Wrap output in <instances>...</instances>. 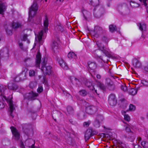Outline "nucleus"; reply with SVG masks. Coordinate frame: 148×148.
I'll return each mask as SVG.
<instances>
[{
	"label": "nucleus",
	"mask_w": 148,
	"mask_h": 148,
	"mask_svg": "<svg viewBox=\"0 0 148 148\" xmlns=\"http://www.w3.org/2000/svg\"><path fill=\"white\" fill-rule=\"evenodd\" d=\"M97 45L99 48V49L101 50L105 54L103 56L102 58H100L104 62H107L109 58L111 57V54L106 49L104 45L101 43L97 42Z\"/></svg>",
	"instance_id": "f257e3e1"
},
{
	"label": "nucleus",
	"mask_w": 148,
	"mask_h": 148,
	"mask_svg": "<svg viewBox=\"0 0 148 148\" xmlns=\"http://www.w3.org/2000/svg\"><path fill=\"white\" fill-rule=\"evenodd\" d=\"M47 60L44 59L41 63V70L45 75H49L52 72V67L50 66H46Z\"/></svg>",
	"instance_id": "f03ea898"
},
{
	"label": "nucleus",
	"mask_w": 148,
	"mask_h": 148,
	"mask_svg": "<svg viewBox=\"0 0 148 148\" xmlns=\"http://www.w3.org/2000/svg\"><path fill=\"white\" fill-rule=\"evenodd\" d=\"M49 25V20L47 16H45V19L44 20V30H42L39 33L38 36V40L40 43L42 38V36L44 32L46 33V31L48 30V26Z\"/></svg>",
	"instance_id": "7ed1b4c3"
},
{
	"label": "nucleus",
	"mask_w": 148,
	"mask_h": 148,
	"mask_svg": "<svg viewBox=\"0 0 148 148\" xmlns=\"http://www.w3.org/2000/svg\"><path fill=\"white\" fill-rule=\"evenodd\" d=\"M38 9V7L36 2L35 1L33 3V4L31 6L29 10V18L28 20L30 21V19H31L32 17L35 15Z\"/></svg>",
	"instance_id": "20e7f679"
},
{
	"label": "nucleus",
	"mask_w": 148,
	"mask_h": 148,
	"mask_svg": "<svg viewBox=\"0 0 148 148\" xmlns=\"http://www.w3.org/2000/svg\"><path fill=\"white\" fill-rule=\"evenodd\" d=\"M104 9L102 6H98L97 8L94 9V15L96 17L99 18L103 14Z\"/></svg>",
	"instance_id": "39448f33"
},
{
	"label": "nucleus",
	"mask_w": 148,
	"mask_h": 148,
	"mask_svg": "<svg viewBox=\"0 0 148 148\" xmlns=\"http://www.w3.org/2000/svg\"><path fill=\"white\" fill-rule=\"evenodd\" d=\"M103 33V29L102 28L99 26L95 27L93 31H92V34L93 36L98 38Z\"/></svg>",
	"instance_id": "423d86ee"
},
{
	"label": "nucleus",
	"mask_w": 148,
	"mask_h": 148,
	"mask_svg": "<svg viewBox=\"0 0 148 148\" xmlns=\"http://www.w3.org/2000/svg\"><path fill=\"white\" fill-rule=\"evenodd\" d=\"M51 48L53 51V53L57 54L59 51V46L58 43L55 41H52L51 45Z\"/></svg>",
	"instance_id": "0eeeda50"
},
{
	"label": "nucleus",
	"mask_w": 148,
	"mask_h": 148,
	"mask_svg": "<svg viewBox=\"0 0 148 148\" xmlns=\"http://www.w3.org/2000/svg\"><path fill=\"white\" fill-rule=\"evenodd\" d=\"M23 132L27 135H29L33 132L31 126L27 124H25L22 126Z\"/></svg>",
	"instance_id": "6e6552de"
},
{
	"label": "nucleus",
	"mask_w": 148,
	"mask_h": 148,
	"mask_svg": "<svg viewBox=\"0 0 148 148\" xmlns=\"http://www.w3.org/2000/svg\"><path fill=\"white\" fill-rule=\"evenodd\" d=\"M108 102L109 105L111 106H114L116 104L117 100L114 94H111L109 95L108 98Z\"/></svg>",
	"instance_id": "1a4fd4ad"
},
{
	"label": "nucleus",
	"mask_w": 148,
	"mask_h": 148,
	"mask_svg": "<svg viewBox=\"0 0 148 148\" xmlns=\"http://www.w3.org/2000/svg\"><path fill=\"white\" fill-rule=\"evenodd\" d=\"M10 129L13 135V138L15 140H18L20 138L19 133L18 132L17 130L14 127H11Z\"/></svg>",
	"instance_id": "9d476101"
},
{
	"label": "nucleus",
	"mask_w": 148,
	"mask_h": 148,
	"mask_svg": "<svg viewBox=\"0 0 148 148\" xmlns=\"http://www.w3.org/2000/svg\"><path fill=\"white\" fill-rule=\"evenodd\" d=\"M8 103L9 106V114L12 117V118H13L14 117V116L13 114V112L15 110V108L14 107L13 101L11 100H10L8 101Z\"/></svg>",
	"instance_id": "9b49d317"
},
{
	"label": "nucleus",
	"mask_w": 148,
	"mask_h": 148,
	"mask_svg": "<svg viewBox=\"0 0 148 148\" xmlns=\"http://www.w3.org/2000/svg\"><path fill=\"white\" fill-rule=\"evenodd\" d=\"M97 108L93 106H90L86 108V112L88 114L92 115L95 113L97 110Z\"/></svg>",
	"instance_id": "f8f14e48"
},
{
	"label": "nucleus",
	"mask_w": 148,
	"mask_h": 148,
	"mask_svg": "<svg viewBox=\"0 0 148 148\" xmlns=\"http://www.w3.org/2000/svg\"><path fill=\"white\" fill-rule=\"evenodd\" d=\"M38 94L34 92L33 91L27 94L26 95V98L31 100H33L35 99V97H37Z\"/></svg>",
	"instance_id": "ddd939ff"
},
{
	"label": "nucleus",
	"mask_w": 148,
	"mask_h": 148,
	"mask_svg": "<svg viewBox=\"0 0 148 148\" xmlns=\"http://www.w3.org/2000/svg\"><path fill=\"white\" fill-rule=\"evenodd\" d=\"M7 6L5 3L0 2V14H3L6 9Z\"/></svg>",
	"instance_id": "4468645a"
},
{
	"label": "nucleus",
	"mask_w": 148,
	"mask_h": 148,
	"mask_svg": "<svg viewBox=\"0 0 148 148\" xmlns=\"http://www.w3.org/2000/svg\"><path fill=\"white\" fill-rule=\"evenodd\" d=\"M41 56L40 53H38L36 56V67L39 68Z\"/></svg>",
	"instance_id": "2eb2a0df"
},
{
	"label": "nucleus",
	"mask_w": 148,
	"mask_h": 148,
	"mask_svg": "<svg viewBox=\"0 0 148 148\" xmlns=\"http://www.w3.org/2000/svg\"><path fill=\"white\" fill-rule=\"evenodd\" d=\"M133 64L134 66L136 68H139L141 66V64L137 60L135 59L133 60Z\"/></svg>",
	"instance_id": "dca6fc26"
},
{
	"label": "nucleus",
	"mask_w": 148,
	"mask_h": 148,
	"mask_svg": "<svg viewBox=\"0 0 148 148\" xmlns=\"http://www.w3.org/2000/svg\"><path fill=\"white\" fill-rule=\"evenodd\" d=\"M88 66L91 71H92V72H95V69L96 68V65L93 62H89L88 63Z\"/></svg>",
	"instance_id": "f3484780"
},
{
	"label": "nucleus",
	"mask_w": 148,
	"mask_h": 148,
	"mask_svg": "<svg viewBox=\"0 0 148 148\" xmlns=\"http://www.w3.org/2000/svg\"><path fill=\"white\" fill-rule=\"evenodd\" d=\"M114 141L119 146V148H124L126 146L125 145L119 140L115 139Z\"/></svg>",
	"instance_id": "a211bd4d"
},
{
	"label": "nucleus",
	"mask_w": 148,
	"mask_h": 148,
	"mask_svg": "<svg viewBox=\"0 0 148 148\" xmlns=\"http://www.w3.org/2000/svg\"><path fill=\"white\" fill-rule=\"evenodd\" d=\"M83 16L86 20H87L90 15V13L86 10H83L82 11Z\"/></svg>",
	"instance_id": "6ab92c4d"
},
{
	"label": "nucleus",
	"mask_w": 148,
	"mask_h": 148,
	"mask_svg": "<svg viewBox=\"0 0 148 148\" xmlns=\"http://www.w3.org/2000/svg\"><path fill=\"white\" fill-rule=\"evenodd\" d=\"M6 89L5 86L0 85V95L1 96H3L5 99H6V97L4 95V92L5 90Z\"/></svg>",
	"instance_id": "aec40b11"
},
{
	"label": "nucleus",
	"mask_w": 148,
	"mask_h": 148,
	"mask_svg": "<svg viewBox=\"0 0 148 148\" xmlns=\"http://www.w3.org/2000/svg\"><path fill=\"white\" fill-rule=\"evenodd\" d=\"M91 136V132L90 130H87L84 136L85 139L86 140H88Z\"/></svg>",
	"instance_id": "412c9836"
},
{
	"label": "nucleus",
	"mask_w": 148,
	"mask_h": 148,
	"mask_svg": "<svg viewBox=\"0 0 148 148\" xmlns=\"http://www.w3.org/2000/svg\"><path fill=\"white\" fill-rule=\"evenodd\" d=\"M8 88L10 90H16L18 88L17 86L15 84L9 83L8 85Z\"/></svg>",
	"instance_id": "4be33fe9"
},
{
	"label": "nucleus",
	"mask_w": 148,
	"mask_h": 148,
	"mask_svg": "<svg viewBox=\"0 0 148 148\" xmlns=\"http://www.w3.org/2000/svg\"><path fill=\"white\" fill-rule=\"evenodd\" d=\"M108 87L111 90H114L115 88L114 85L111 81H110L108 83Z\"/></svg>",
	"instance_id": "5701e85b"
},
{
	"label": "nucleus",
	"mask_w": 148,
	"mask_h": 148,
	"mask_svg": "<svg viewBox=\"0 0 148 148\" xmlns=\"http://www.w3.org/2000/svg\"><path fill=\"white\" fill-rule=\"evenodd\" d=\"M89 3L94 7H96L99 5V0H90Z\"/></svg>",
	"instance_id": "b1692460"
},
{
	"label": "nucleus",
	"mask_w": 148,
	"mask_h": 148,
	"mask_svg": "<svg viewBox=\"0 0 148 148\" xmlns=\"http://www.w3.org/2000/svg\"><path fill=\"white\" fill-rule=\"evenodd\" d=\"M138 90V88H131L129 90V92L130 94L133 95H134L136 94Z\"/></svg>",
	"instance_id": "393cba45"
},
{
	"label": "nucleus",
	"mask_w": 148,
	"mask_h": 148,
	"mask_svg": "<svg viewBox=\"0 0 148 148\" xmlns=\"http://www.w3.org/2000/svg\"><path fill=\"white\" fill-rule=\"evenodd\" d=\"M68 57L70 59L72 58L75 59L77 58V56L73 52H70L68 54Z\"/></svg>",
	"instance_id": "a878e982"
},
{
	"label": "nucleus",
	"mask_w": 148,
	"mask_h": 148,
	"mask_svg": "<svg viewBox=\"0 0 148 148\" xmlns=\"http://www.w3.org/2000/svg\"><path fill=\"white\" fill-rule=\"evenodd\" d=\"M67 111L69 114H73L74 112V110L71 106H68L67 108Z\"/></svg>",
	"instance_id": "bb28decb"
},
{
	"label": "nucleus",
	"mask_w": 148,
	"mask_h": 148,
	"mask_svg": "<svg viewBox=\"0 0 148 148\" xmlns=\"http://www.w3.org/2000/svg\"><path fill=\"white\" fill-rule=\"evenodd\" d=\"M77 116L80 119H83L85 118V113L83 112H80L78 114Z\"/></svg>",
	"instance_id": "cd10ccee"
},
{
	"label": "nucleus",
	"mask_w": 148,
	"mask_h": 148,
	"mask_svg": "<svg viewBox=\"0 0 148 148\" xmlns=\"http://www.w3.org/2000/svg\"><path fill=\"white\" fill-rule=\"evenodd\" d=\"M21 25L18 22H14L12 23V27L14 28H17L21 26Z\"/></svg>",
	"instance_id": "c85d7f7f"
},
{
	"label": "nucleus",
	"mask_w": 148,
	"mask_h": 148,
	"mask_svg": "<svg viewBox=\"0 0 148 148\" xmlns=\"http://www.w3.org/2000/svg\"><path fill=\"white\" fill-rule=\"evenodd\" d=\"M101 122L95 119L93 123V125L96 128H99L100 126Z\"/></svg>",
	"instance_id": "c756f323"
},
{
	"label": "nucleus",
	"mask_w": 148,
	"mask_h": 148,
	"mask_svg": "<svg viewBox=\"0 0 148 148\" xmlns=\"http://www.w3.org/2000/svg\"><path fill=\"white\" fill-rule=\"evenodd\" d=\"M138 26L139 29L142 31L145 30L146 27V25L144 23H140L139 24Z\"/></svg>",
	"instance_id": "7c9ffc66"
},
{
	"label": "nucleus",
	"mask_w": 148,
	"mask_h": 148,
	"mask_svg": "<svg viewBox=\"0 0 148 148\" xmlns=\"http://www.w3.org/2000/svg\"><path fill=\"white\" fill-rule=\"evenodd\" d=\"M80 95L82 96H85L87 94V92L85 90H82L79 92Z\"/></svg>",
	"instance_id": "2f4dec72"
},
{
	"label": "nucleus",
	"mask_w": 148,
	"mask_h": 148,
	"mask_svg": "<svg viewBox=\"0 0 148 148\" xmlns=\"http://www.w3.org/2000/svg\"><path fill=\"white\" fill-rule=\"evenodd\" d=\"M116 26L115 25H111L109 26V29L110 32H113L115 30L116 31Z\"/></svg>",
	"instance_id": "473e14b6"
},
{
	"label": "nucleus",
	"mask_w": 148,
	"mask_h": 148,
	"mask_svg": "<svg viewBox=\"0 0 148 148\" xmlns=\"http://www.w3.org/2000/svg\"><path fill=\"white\" fill-rule=\"evenodd\" d=\"M57 28L58 30L60 31L61 32H62L64 30V27L62 26L61 24H59V25H58L57 26Z\"/></svg>",
	"instance_id": "72a5a7b5"
},
{
	"label": "nucleus",
	"mask_w": 148,
	"mask_h": 148,
	"mask_svg": "<svg viewBox=\"0 0 148 148\" xmlns=\"http://www.w3.org/2000/svg\"><path fill=\"white\" fill-rule=\"evenodd\" d=\"M130 5L133 8L138 7L139 6L138 4L133 1L130 2Z\"/></svg>",
	"instance_id": "f704fd0d"
},
{
	"label": "nucleus",
	"mask_w": 148,
	"mask_h": 148,
	"mask_svg": "<svg viewBox=\"0 0 148 148\" xmlns=\"http://www.w3.org/2000/svg\"><path fill=\"white\" fill-rule=\"evenodd\" d=\"M62 63H60V66H61L63 68V69L64 70H67L68 67L67 65V64L63 61H62Z\"/></svg>",
	"instance_id": "c9c22d12"
},
{
	"label": "nucleus",
	"mask_w": 148,
	"mask_h": 148,
	"mask_svg": "<svg viewBox=\"0 0 148 148\" xmlns=\"http://www.w3.org/2000/svg\"><path fill=\"white\" fill-rule=\"evenodd\" d=\"M95 119L101 122L103 120L104 118L102 115L99 114L97 116Z\"/></svg>",
	"instance_id": "e433bc0d"
},
{
	"label": "nucleus",
	"mask_w": 148,
	"mask_h": 148,
	"mask_svg": "<svg viewBox=\"0 0 148 148\" xmlns=\"http://www.w3.org/2000/svg\"><path fill=\"white\" fill-rule=\"evenodd\" d=\"M37 85L36 83L35 82H31L29 84V86L30 88H33L35 87Z\"/></svg>",
	"instance_id": "4c0bfd02"
},
{
	"label": "nucleus",
	"mask_w": 148,
	"mask_h": 148,
	"mask_svg": "<svg viewBox=\"0 0 148 148\" xmlns=\"http://www.w3.org/2000/svg\"><path fill=\"white\" fill-rule=\"evenodd\" d=\"M147 0H139L140 2H142L143 1L144 5L146 7L147 13H148V6L146 3Z\"/></svg>",
	"instance_id": "58836bf2"
},
{
	"label": "nucleus",
	"mask_w": 148,
	"mask_h": 148,
	"mask_svg": "<svg viewBox=\"0 0 148 148\" xmlns=\"http://www.w3.org/2000/svg\"><path fill=\"white\" fill-rule=\"evenodd\" d=\"M35 73L33 70H30L29 72V75L30 77H33L35 76Z\"/></svg>",
	"instance_id": "ea45409f"
},
{
	"label": "nucleus",
	"mask_w": 148,
	"mask_h": 148,
	"mask_svg": "<svg viewBox=\"0 0 148 148\" xmlns=\"http://www.w3.org/2000/svg\"><path fill=\"white\" fill-rule=\"evenodd\" d=\"M29 141L30 142L32 143V142L33 144L31 145V146H29V147L30 148H38L37 147H35L34 146V144H35L34 141L32 139H30L29 140Z\"/></svg>",
	"instance_id": "a19ab883"
},
{
	"label": "nucleus",
	"mask_w": 148,
	"mask_h": 148,
	"mask_svg": "<svg viewBox=\"0 0 148 148\" xmlns=\"http://www.w3.org/2000/svg\"><path fill=\"white\" fill-rule=\"evenodd\" d=\"M135 109V106L132 104H130L129 106L130 111H134Z\"/></svg>",
	"instance_id": "79ce46f5"
},
{
	"label": "nucleus",
	"mask_w": 148,
	"mask_h": 148,
	"mask_svg": "<svg viewBox=\"0 0 148 148\" xmlns=\"http://www.w3.org/2000/svg\"><path fill=\"white\" fill-rule=\"evenodd\" d=\"M124 119L127 121H129L130 120V117L127 114H125L124 115Z\"/></svg>",
	"instance_id": "37998d69"
},
{
	"label": "nucleus",
	"mask_w": 148,
	"mask_h": 148,
	"mask_svg": "<svg viewBox=\"0 0 148 148\" xmlns=\"http://www.w3.org/2000/svg\"><path fill=\"white\" fill-rule=\"evenodd\" d=\"M43 90V87L42 86H40L37 89V91L39 93L41 92Z\"/></svg>",
	"instance_id": "c03bdc74"
},
{
	"label": "nucleus",
	"mask_w": 148,
	"mask_h": 148,
	"mask_svg": "<svg viewBox=\"0 0 148 148\" xmlns=\"http://www.w3.org/2000/svg\"><path fill=\"white\" fill-rule=\"evenodd\" d=\"M27 35L26 34H24L23 37V39L22 40L24 41H26V40H27L28 42V43H29L30 42L28 40L27 38Z\"/></svg>",
	"instance_id": "a18cd8bd"
},
{
	"label": "nucleus",
	"mask_w": 148,
	"mask_h": 148,
	"mask_svg": "<svg viewBox=\"0 0 148 148\" xmlns=\"http://www.w3.org/2000/svg\"><path fill=\"white\" fill-rule=\"evenodd\" d=\"M125 127V130L127 132H131V131L130 129V126L129 125H128L127 126Z\"/></svg>",
	"instance_id": "49530a36"
},
{
	"label": "nucleus",
	"mask_w": 148,
	"mask_h": 148,
	"mask_svg": "<svg viewBox=\"0 0 148 148\" xmlns=\"http://www.w3.org/2000/svg\"><path fill=\"white\" fill-rule=\"evenodd\" d=\"M141 83L145 86L148 85V82L145 80H142L141 81Z\"/></svg>",
	"instance_id": "de8ad7c7"
},
{
	"label": "nucleus",
	"mask_w": 148,
	"mask_h": 148,
	"mask_svg": "<svg viewBox=\"0 0 148 148\" xmlns=\"http://www.w3.org/2000/svg\"><path fill=\"white\" fill-rule=\"evenodd\" d=\"M121 90L124 91H126L127 89V88L126 86L122 85H121Z\"/></svg>",
	"instance_id": "09e8293b"
},
{
	"label": "nucleus",
	"mask_w": 148,
	"mask_h": 148,
	"mask_svg": "<svg viewBox=\"0 0 148 148\" xmlns=\"http://www.w3.org/2000/svg\"><path fill=\"white\" fill-rule=\"evenodd\" d=\"M99 87L102 89V90H103V89H104L105 88V86H104V85L101 83H99Z\"/></svg>",
	"instance_id": "8fccbe9b"
},
{
	"label": "nucleus",
	"mask_w": 148,
	"mask_h": 148,
	"mask_svg": "<svg viewBox=\"0 0 148 148\" xmlns=\"http://www.w3.org/2000/svg\"><path fill=\"white\" fill-rule=\"evenodd\" d=\"M89 84L88 85V86L89 88H90V89L92 90H93L94 89H95V88H94L93 86L92 85V84L89 82Z\"/></svg>",
	"instance_id": "3c124183"
},
{
	"label": "nucleus",
	"mask_w": 148,
	"mask_h": 148,
	"mask_svg": "<svg viewBox=\"0 0 148 148\" xmlns=\"http://www.w3.org/2000/svg\"><path fill=\"white\" fill-rule=\"evenodd\" d=\"M90 124V123L88 122H84L83 123V126L85 127H88L89 124Z\"/></svg>",
	"instance_id": "603ef678"
},
{
	"label": "nucleus",
	"mask_w": 148,
	"mask_h": 148,
	"mask_svg": "<svg viewBox=\"0 0 148 148\" xmlns=\"http://www.w3.org/2000/svg\"><path fill=\"white\" fill-rule=\"evenodd\" d=\"M5 107L4 104L1 101H0V109L4 108Z\"/></svg>",
	"instance_id": "864d4df0"
},
{
	"label": "nucleus",
	"mask_w": 148,
	"mask_h": 148,
	"mask_svg": "<svg viewBox=\"0 0 148 148\" xmlns=\"http://www.w3.org/2000/svg\"><path fill=\"white\" fill-rule=\"evenodd\" d=\"M19 146L20 148H25L23 142L21 141L20 142Z\"/></svg>",
	"instance_id": "5fc2aeb1"
},
{
	"label": "nucleus",
	"mask_w": 148,
	"mask_h": 148,
	"mask_svg": "<svg viewBox=\"0 0 148 148\" xmlns=\"http://www.w3.org/2000/svg\"><path fill=\"white\" fill-rule=\"evenodd\" d=\"M6 31L7 33L9 35H11L12 34V31L10 29H6Z\"/></svg>",
	"instance_id": "6e6d98bb"
},
{
	"label": "nucleus",
	"mask_w": 148,
	"mask_h": 148,
	"mask_svg": "<svg viewBox=\"0 0 148 148\" xmlns=\"http://www.w3.org/2000/svg\"><path fill=\"white\" fill-rule=\"evenodd\" d=\"M31 60V59L30 58H25L24 60V62H25L27 63L29 62Z\"/></svg>",
	"instance_id": "4d7b16f0"
},
{
	"label": "nucleus",
	"mask_w": 148,
	"mask_h": 148,
	"mask_svg": "<svg viewBox=\"0 0 148 148\" xmlns=\"http://www.w3.org/2000/svg\"><path fill=\"white\" fill-rule=\"evenodd\" d=\"M146 141H143L141 143V145L144 147H145V145L146 144Z\"/></svg>",
	"instance_id": "13d9d810"
},
{
	"label": "nucleus",
	"mask_w": 148,
	"mask_h": 148,
	"mask_svg": "<svg viewBox=\"0 0 148 148\" xmlns=\"http://www.w3.org/2000/svg\"><path fill=\"white\" fill-rule=\"evenodd\" d=\"M21 75H24V77H23V78H22V77H21V79H22V80H24V79H26V73H24V74H21Z\"/></svg>",
	"instance_id": "bf43d9fd"
},
{
	"label": "nucleus",
	"mask_w": 148,
	"mask_h": 148,
	"mask_svg": "<svg viewBox=\"0 0 148 148\" xmlns=\"http://www.w3.org/2000/svg\"><path fill=\"white\" fill-rule=\"evenodd\" d=\"M18 45L21 49L22 50L23 49V44L22 42L19 43L18 44Z\"/></svg>",
	"instance_id": "052dcab7"
},
{
	"label": "nucleus",
	"mask_w": 148,
	"mask_h": 148,
	"mask_svg": "<svg viewBox=\"0 0 148 148\" xmlns=\"http://www.w3.org/2000/svg\"><path fill=\"white\" fill-rule=\"evenodd\" d=\"M144 70L145 71L148 72V65L144 67Z\"/></svg>",
	"instance_id": "680f3d73"
},
{
	"label": "nucleus",
	"mask_w": 148,
	"mask_h": 148,
	"mask_svg": "<svg viewBox=\"0 0 148 148\" xmlns=\"http://www.w3.org/2000/svg\"><path fill=\"white\" fill-rule=\"evenodd\" d=\"M134 148H142L140 147V145H135Z\"/></svg>",
	"instance_id": "e2e57ef3"
},
{
	"label": "nucleus",
	"mask_w": 148,
	"mask_h": 148,
	"mask_svg": "<svg viewBox=\"0 0 148 148\" xmlns=\"http://www.w3.org/2000/svg\"><path fill=\"white\" fill-rule=\"evenodd\" d=\"M97 77L98 79H100L101 77V76L100 75L97 74Z\"/></svg>",
	"instance_id": "0e129e2a"
},
{
	"label": "nucleus",
	"mask_w": 148,
	"mask_h": 148,
	"mask_svg": "<svg viewBox=\"0 0 148 148\" xmlns=\"http://www.w3.org/2000/svg\"><path fill=\"white\" fill-rule=\"evenodd\" d=\"M120 101L121 102H122L123 101H126V100H125V99L123 98V99H120Z\"/></svg>",
	"instance_id": "69168bd1"
},
{
	"label": "nucleus",
	"mask_w": 148,
	"mask_h": 148,
	"mask_svg": "<svg viewBox=\"0 0 148 148\" xmlns=\"http://www.w3.org/2000/svg\"><path fill=\"white\" fill-rule=\"evenodd\" d=\"M121 113H122V114L124 115L125 114H125L126 112L124 111H122L121 112Z\"/></svg>",
	"instance_id": "338daca9"
},
{
	"label": "nucleus",
	"mask_w": 148,
	"mask_h": 148,
	"mask_svg": "<svg viewBox=\"0 0 148 148\" xmlns=\"http://www.w3.org/2000/svg\"><path fill=\"white\" fill-rule=\"evenodd\" d=\"M2 39V38L1 35H0V42L1 41V40Z\"/></svg>",
	"instance_id": "774afa93"
}]
</instances>
